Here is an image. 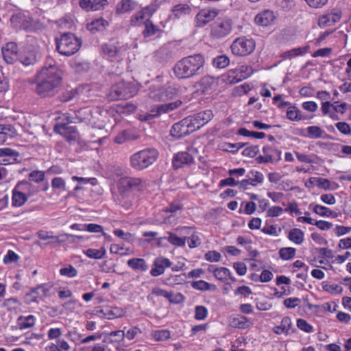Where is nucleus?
<instances>
[{
	"instance_id": "nucleus-1",
	"label": "nucleus",
	"mask_w": 351,
	"mask_h": 351,
	"mask_svg": "<svg viewBox=\"0 0 351 351\" xmlns=\"http://www.w3.org/2000/svg\"><path fill=\"white\" fill-rule=\"evenodd\" d=\"M62 82V72L56 64L44 66L38 74L36 93L42 97L55 95Z\"/></svg>"
},
{
	"instance_id": "nucleus-2",
	"label": "nucleus",
	"mask_w": 351,
	"mask_h": 351,
	"mask_svg": "<svg viewBox=\"0 0 351 351\" xmlns=\"http://www.w3.org/2000/svg\"><path fill=\"white\" fill-rule=\"evenodd\" d=\"M204 65V57L201 53H196L178 61L173 66V73L178 79L186 80L201 75Z\"/></svg>"
},
{
	"instance_id": "nucleus-3",
	"label": "nucleus",
	"mask_w": 351,
	"mask_h": 351,
	"mask_svg": "<svg viewBox=\"0 0 351 351\" xmlns=\"http://www.w3.org/2000/svg\"><path fill=\"white\" fill-rule=\"evenodd\" d=\"M158 157V152L156 149H144L133 154L130 156V166L135 170L142 171L154 164Z\"/></svg>"
},
{
	"instance_id": "nucleus-4",
	"label": "nucleus",
	"mask_w": 351,
	"mask_h": 351,
	"mask_svg": "<svg viewBox=\"0 0 351 351\" xmlns=\"http://www.w3.org/2000/svg\"><path fill=\"white\" fill-rule=\"evenodd\" d=\"M142 180L139 178L124 177L118 182V194L114 197L118 204L128 207L130 204L124 199L128 197L131 191L139 189Z\"/></svg>"
},
{
	"instance_id": "nucleus-5",
	"label": "nucleus",
	"mask_w": 351,
	"mask_h": 351,
	"mask_svg": "<svg viewBox=\"0 0 351 351\" xmlns=\"http://www.w3.org/2000/svg\"><path fill=\"white\" fill-rule=\"evenodd\" d=\"M56 40L58 51L66 56L75 53L81 46V40L72 33H64Z\"/></svg>"
},
{
	"instance_id": "nucleus-6",
	"label": "nucleus",
	"mask_w": 351,
	"mask_h": 351,
	"mask_svg": "<svg viewBox=\"0 0 351 351\" xmlns=\"http://www.w3.org/2000/svg\"><path fill=\"white\" fill-rule=\"evenodd\" d=\"M178 94V89L170 85H162L154 83L149 87V97L156 102H164L174 98Z\"/></svg>"
},
{
	"instance_id": "nucleus-7",
	"label": "nucleus",
	"mask_w": 351,
	"mask_h": 351,
	"mask_svg": "<svg viewBox=\"0 0 351 351\" xmlns=\"http://www.w3.org/2000/svg\"><path fill=\"white\" fill-rule=\"evenodd\" d=\"M210 36L220 40L228 36L232 31L233 21L229 17L218 18L210 25Z\"/></svg>"
},
{
	"instance_id": "nucleus-8",
	"label": "nucleus",
	"mask_w": 351,
	"mask_h": 351,
	"mask_svg": "<svg viewBox=\"0 0 351 351\" xmlns=\"http://www.w3.org/2000/svg\"><path fill=\"white\" fill-rule=\"evenodd\" d=\"M137 93L135 85L131 82H119L113 85L109 93V97L112 100L127 99Z\"/></svg>"
},
{
	"instance_id": "nucleus-9",
	"label": "nucleus",
	"mask_w": 351,
	"mask_h": 351,
	"mask_svg": "<svg viewBox=\"0 0 351 351\" xmlns=\"http://www.w3.org/2000/svg\"><path fill=\"white\" fill-rule=\"evenodd\" d=\"M231 51L237 56H245L252 53L255 49V43L252 38L241 36L236 38L232 43Z\"/></svg>"
},
{
	"instance_id": "nucleus-10",
	"label": "nucleus",
	"mask_w": 351,
	"mask_h": 351,
	"mask_svg": "<svg viewBox=\"0 0 351 351\" xmlns=\"http://www.w3.org/2000/svg\"><path fill=\"white\" fill-rule=\"evenodd\" d=\"M196 130L195 125H194L191 118L187 117L179 122L174 123L171 127L170 132L173 137L180 139L189 135Z\"/></svg>"
},
{
	"instance_id": "nucleus-11",
	"label": "nucleus",
	"mask_w": 351,
	"mask_h": 351,
	"mask_svg": "<svg viewBox=\"0 0 351 351\" xmlns=\"http://www.w3.org/2000/svg\"><path fill=\"white\" fill-rule=\"evenodd\" d=\"M127 47L119 43H106L102 45L104 55L111 61H119L125 56Z\"/></svg>"
},
{
	"instance_id": "nucleus-12",
	"label": "nucleus",
	"mask_w": 351,
	"mask_h": 351,
	"mask_svg": "<svg viewBox=\"0 0 351 351\" xmlns=\"http://www.w3.org/2000/svg\"><path fill=\"white\" fill-rule=\"evenodd\" d=\"M196 148L190 147L186 152L177 153L173 159V166L175 169H179L184 165H191L194 163V154H197Z\"/></svg>"
},
{
	"instance_id": "nucleus-13",
	"label": "nucleus",
	"mask_w": 351,
	"mask_h": 351,
	"mask_svg": "<svg viewBox=\"0 0 351 351\" xmlns=\"http://www.w3.org/2000/svg\"><path fill=\"white\" fill-rule=\"evenodd\" d=\"M263 155H260L256 158V161L259 164L263 163H276L281 160V151L271 146H264L263 148Z\"/></svg>"
},
{
	"instance_id": "nucleus-14",
	"label": "nucleus",
	"mask_w": 351,
	"mask_h": 351,
	"mask_svg": "<svg viewBox=\"0 0 351 351\" xmlns=\"http://www.w3.org/2000/svg\"><path fill=\"white\" fill-rule=\"evenodd\" d=\"M10 23L12 26L16 29L30 31L32 29V19L21 13L12 15Z\"/></svg>"
},
{
	"instance_id": "nucleus-15",
	"label": "nucleus",
	"mask_w": 351,
	"mask_h": 351,
	"mask_svg": "<svg viewBox=\"0 0 351 351\" xmlns=\"http://www.w3.org/2000/svg\"><path fill=\"white\" fill-rule=\"evenodd\" d=\"M54 132L62 136L68 142L75 141L78 137V132L75 126L69 123H62L54 127Z\"/></svg>"
},
{
	"instance_id": "nucleus-16",
	"label": "nucleus",
	"mask_w": 351,
	"mask_h": 351,
	"mask_svg": "<svg viewBox=\"0 0 351 351\" xmlns=\"http://www.w3.org/2000/svg\"><path fill=\"white\" fill-rule=\"evenodd\" d=\"M125 311L117 306H106L104 308L97 311V315L108 319H113L123 317Z\"/></svg>"
},
{
	"instance_id": "nucleus-17",
	"label": "nucleus",
	"mask_w": 351,
	"mask_h": 351,
	"mask_svg": "<svg viewBox=\"0 0 351 351\" xmlns=\"http://www.w3.org/2000/svg\"><path fill=\"white\" fill-rule=\"evenodd\" d=\"M189 117L191 118V120L197 130L213 118V113L212 110H206Z\"/></svg>"
},
{
	"instance_id": "nucleus-18",
	"label": "nucleus",
	"mask_w": 351,
	"mask_h": 351,
	"mask_svg": "<svg viewBox=\"0 0 351 351\" xmlns=\"http://www.w3.org/2000/svg\"><path fill=\"white\" fill-rule=\"evenodd\" d=\"M247 178L239 182V186L244 189H247L248 185L256 186L263 182V174L259 171H251L247 175Z\"/></svg>"
},
{
	"instance_id": "nucleus-19",
	"label": "nucleus",
	"mask_w": 351,
	"mask_h": 351,
	"mask_svg": "<svg viewBox=\"0 0 351 351\" xmlns=\"http://www.w3.org/2000/svg\"><path fill=\"white\" fill-rule=\"evenodd\" d=\"M19 153L11 148H0V165L13 164L17 161Z\"/></svg>"
},
{
	"instance_id": "nucleus-20",
	"label": "nucleus",
	"mask_w": 351,
	"mask_h": 351,
	"mask_svg": "<svg viewBox=\"0 0 351 351\" xmlns=\"http://www.w3.org/2000/svg\"><path fill=\"white\" fill-rule=\"evenodd\" d=\"M219 10L217 9H203L201 10L196 16L197 23L199 26H204L208 22L215 19L219 14Z\"/></svg>"
},
{
	"instance_id": "nucleus-21",
	"label": "nucleus",
	"mask_w": 351,
	"mask_h": 351,
	"mask_svg": "<svg viewBox=\"0 0 351 351\" xmlns=\"http://www.w3.org/2000/svg\"><path fill=\"white\" fill-rule=\"evenodd\" d=\"M1 51L3 60L8 64H12L17 56L18 47L15 43L10 42L2 47Z\"/></svg>"
},
{
	"instance_id": "nucleus-22",
	"label": "nucleus",
	"mask_w": 351,
	"mask_h": 351,
	"mask_svg": "<svg viewBox=\"0 0 351 351\" xmlns=\"http://www.w3.org/2000/svg\"><path fill=\"white\" fill-rule=\"evenodd\" d=\"M27 182L23 181L19 182L12 191V206L15 207H20L23 206L27 200V197L25 193L20 190L21 185L27 184Z\"/></svg>"
},
{
	"instance_id": "nucleus-23",
	"label": "nucleus",
	"mask_w": 351,
	"mask_h": 351,
	"mask_svg": "<svg viewBox=\"0 0 351 351\" xmlns=\"http://www.w3.org/2000/svg\"><path fill=\"white\" fill-rule=\"evenodd\" d=\"M275 19L274 13L270 10H265L255 16L254 21L258 25L267 27L273 24Z\"/></svg>"
},
{
	"instance_id": "nucleus-24",
	"label": "nucleus",
	"mask_w": 351,
	"mask_h": 351,
	"mask_svg": "<svg viewBox=\"0 0 351 351\" xmlns=\"http://www.w3.org/2000/svg\"><path fill=\"white\" fill-rule=\"evenodd\" d=\"M107 0H80V6L86 11H97L102 9Z\"/></svg>"
},
{
	"instance_id": "nucleus-25",
	"label": "nucleus",
	"mask_w": 351,
	"mask_h": 351,
	"mask_svg": "<svg viewBox=\"0 0 351 351\" xmlns=\"http://www.w3.org/2000/svg\"><path fill=\"white\" fill-rule=\"evenodd\" d=\"M191 12V8L189 4L180 3L172 8L171 17L176 19H179L186 15H189Z\"/></svg>"
},
{
	"instance_id": "nucleus-26",
	"label": "nucleus",
	"mask_w": 351,
	"mask_h": 351,
	"mask_svg": "<svg viewBox=\"0 0 351 351\" xmlns=\"http://www.w3.org/2000/svg\"><path fill=\"white\" fill-rule=\"evenodd\" d=\"M309 208H312L313 211L320 217L332 218H336L338 217L337 212L319 204H311L309 205Z\"/></svg>"
},
{
	"instance_id": "nucleus-27",
	"label": "nucleus",
	"mask_w": 351,
	"mask_h": 351,
	"mask_svg": "<svg viewBox=\"0 0 351 351\" xmlns=\"http://www.w3.org/2000/svg\"><path fill=\"white\" fill-rule=\"evenodd\" d=\"M182 104V101L181 100H177L174 102L158 105L156 108V111L153 110L152 112H156L154 116H160L161 114L167 113L178 108Z\"/></svg>"
},
{
	"instance_id": "nucleus-28",
	"label": "nucleus",
	"mask_w": 351,
	"mask_h": 351,
	"mask_svg": "<svg viewBox=\"0 0 351 351\" xmlns=\"http://www.w3.org/2000/svg\"><path fill=\"white\" fill-rule=\"evenodd\" d=\"M136 7V3L133 0H121L116 6V12L118 14H123L134 10Z\"/></svg>"
},
{
	"instance_id": "nucleus-29",
	"label": "nucleus",
	"mask_w": 351,
	"mask_h": 351,
	"mask_svg": "<svg viewBox=\"0 0 351 351\" xmlns=\"http://www.w3.org/2000/svg\"><path fill=\"white\" fill-rule=\"evenodd\" d=\"M108 22L103 18H99L93 20L87 24V29L92 33L101 32L106 29L108 26Z\"/></svg>"
},
{
	"instance_id": "nucleus-30",
	"label": "nucleus",
	"mask_w": 351,
	"mask_h": 351,
	"mask_svg": "<svg viewBox=\"0 0 351 351\" xmlns=\"http://www.w3.org/2000/svg\"><path fill=\"white\" fill-rule=\"evenodd\" d=\"M127 264L130 268L135 271L144 272L148 269V265L143 258H133L129 259Z\"/></svg>"
},
{
	"instance_id": "nucleus-31",
	"label": "nucleus",
	"mask_w": 351,
	"mask_h": 351,
	"mask_svg": "<svg viewBox=\"0 0 351 351\" xmlns=\"http://www.w3.org/2000/svg\"><path fill=\"white\" fill-rule=\"evenodd\" d=\"M308 49L309 46L294 48L281 53L280 57L283 59L291 60L295 57L303 56L308 51Z\"/></svg>"
},
{
	"instance_id": "nucleus-32",
	"label": "nucleus",
	"mask_w": 351,
	"mask_h": 351,
	"mask_svg": "<svg viewBox=\"0 0 351 351\" xmlns=\"http://www.w3.org/2000/svg\"><path fill=\"white\" fill-rule=\"evenodd\" d=\"M143 24L145 28L142 32V34L145 38L153 36L160 31V29L149 19H146Z\"/></svg>"
},
{
	"instance_id": "nucleus-33",
	"label": "nucleus",
	"mask_w": 351,
	"mask_h": 351,
	"mask_svg": "<svg viewBox=\"0 0 351 351\" xmlns=\"http://www.w3.org/2000/svg\"><path fill=\"white\" fill-rule=\"evenodd\" d=\"M292 326L291 320L289 317L282 318L280 325L273 328V332L277 335L282 333L289 334V331Z\"/></svg>"
},
{
	"instance_id": "nucleus-34",
	"label": "nucleus",
	"mask_w": 351,
	"mask_h": 351,
	"mask_svg": "<svg viewBox=\"0 0 351 351\" xmlns=\"http://www.w3.org/2000/svg\"><path fill=\"white\" fill-rule=\"evenodd\" d=\"M17 324L21 330L32 328L35 325V317L32 315L28 316L21 315L17 319Z\"/></svg>"
},
{
	"instance_id": "nucleus-35",
	"label": "nucleus",
	"mask_w": 351,
	"mask_h": 351,
	"mask_svg": "<svg viewBox=\"0 0 351 351\" xmlns=\"http://www.w3.org/2000/svg\"><path fill=\"white\" fill-rule=\"evenodd\" d=\"M288 239L295 244L300 245L304 241V233L299 228H293L289 232Z\"/></svg>"
},
{
	"instance_id": "nucleus-36",
	"label": "nucleus",
	"mask_w": 351,
	"mask_h": 351,
	"mask_svg": "<svg viewBox=\"0 0 351 351\" xmlns=\"http://www.w3.org/2000/svg\"><path fill=\"white\" fill-rule=\"evenodd\" d=\"M223 80L227 84H236L242 81L237 67L234 69L229 70L226 74L223 75Z\"/></svg>"
},
{
	"instance_id": "nucleus-37",
	"label": "nucleus",
	"mask_w": 351,
	"mask_h": 351,
	"mask_svg": "<svg viewBox=\"0 0 351 351\" xmlns=\"http://www.w3.org/2000/svg\"><path fill=\"white\" fill-rule=\"evenodd\" d=\"M232 327L245 329L250 327L252 323L245 316L234 317L230 323Z\"/></svg>"
},
{
	"instance_id": "nucleus-38",
	"label": "nucleus",
	"mask_w": 351,
	"mask_h": 351,
	"mask_svg": "<svg viewBox=\"0 0 351 351\" xmlns=\"http://www.w3.org/2000/svg\"><path fill=\"white\" fill-rule=\"evenodd\" d=\"M167 240L173 245L176 247H184L186 243L187 237H180L178 234L168 232Z\"/></svg>"
},
{
	"instance_id": "nucleus-39",
	"label": "nucleus",
	"mask_w": 351,
	"mask_h": 351,
	"mask_svg": "<svg viewBox=\"0 0 351 351\" xmlns=\"http://www.w3.org/2000/svg\"><path fill=\"white\" fill-rule=\"evenodd\" d=\"M287 117L288 119L293 121L306 119V117L302 115L301 111L294 106L288 108L287 110Z\"/></svg>"
},
{
	"instance_id": "nucleus-40",
	"label": "nucleus",
	"mask_w": 351,
	"mask_h": 351,
	"mask_svg": "<svg viewBox=\"0 0 351 351\" xmlns=\"http://www.w3.org/2000/svg\"><path fill=\"white\" fill-rule=\"evenodd\" d=\"M340 16L337 14H328L323 15L319 20V25L326 26L335 24L339 21Z\"/></svg>"
},
{
	"instance_id": "nucleus-41",
	"label": "nucleus",
	"mask_w": 351,
	"mask_h": 351,
	"mask_svg": "<svg viewBox=\"0 0 351 351\" xmlns=\"http://www.w3.org/2000/svg\"><path fill=\"white\" fill-rule=\"evenodd\" d=\"M37 235H38V237L41 240L51 239V240H55L56 243L63 242L64 240L61 239L62 237H68L70 236L68 234H62L60 236H53L51 234L50 232L43 231V230L39 231L37 233Z\"/></svg>"
},
{
	"instance_id": "nucleus-42",
	"label": "nucleus",
	"mask_w": 351,
	"mask_h": 351,
	"mask_svg": "<svg viewBox=\"0 0 351 351\" xmlns=\"http://www.w3.org/2000/svg\"><path fill=\"white\" fill-rule=\"evenodd\" d=\"M21 306L20 301L16 298H11L4 300L2 303V306L6 308L8 311H16Z\"/></svg>"
},
{
	"instance_id": "nucleus-43",
	"label": "nucleus",
	"mask_w": 351,
	"mask_h": 351,
	"mask_svg": "<svg viewBox=\"0 0 351 351\" xmlns=\"http://www.w3.org/2000/svg\"><path fill=\"white\" fill-rule=\"evenodd\" d=\"M106 250L101 247L99 250L89 248L84 251V253L89 258L94 259H101L104 257L106 254Z\"/></svg>"
},
{
	"instance_id": "nucleus-44",
	"label": "nucleus",
	"mask_w": 351,
	"mask_h": 351,
	"mask_svg": "<svg viewBox=\"0 0 351 351\" xmlns=\"http://www.w3.org/2000/svg\"><path fill=\"white\" fill-rule=\"evenodd\" d=\"M213 273L217 280L223 282L226 280L231 274L230 271L226 267L217 268L213 271Z\"/></svg>"
},
{
	"instance_id": "nucleus-45",
	"label": "nucleus",
	"mask_w": 351,
	"mask_h": 351,
	"mask_svg": "<svg viewBox=\"0 0 351 351\" xmlns=\"http://www.w3.org/2000/svg\"><path fill=\"white\" fill-rule=\"evenodd\" d=\"M82 90L81 88H76L75 89H71L69 90H66L62 95L60 96V99L62 102H67L74 99L79 93Z\"/></svg>"
},
{
	"instance_id": "nucleus-46",
	"label": "nucleus",
	"mask_w": 351,
	"mask_h": 351,
	"mask_svg": "<svg viewBox=\"0 0 351 351\" xmlns=\"http://www.w3.org/2000/svg\"><path fill=\"white\" fill-rule=\"evenodd\" d=\"M214 79L210 76H204L199 81V85L202 88V92L206 93L211 89L214 84Z\"/></svg>"
},
{
	"instance_id": "nucleus-47",
	"label": "nucleus",
	"mask_w": 351,
	"mask_h": 351,
	"mask_svg": "<svg viewBox=\"0 0 351 351\" xmlns=\"http://www.w3.org/2000/svg\"><path fill=\"white\" fill-rule=\"evenodd\" d=\"M295 252L296 250L291 247H282L279 250V255L282 260L288 261L295 256Z\"/></svg>"
},
{
	"instance_id": "nucleus-48",
	"label": "nucleus",
	"mask_w": 351,
	"mask_h": 351,
	"mask_svg": "<svg viewBox=\"0 0 351 351\" xmlns=\"http://www.w3.org/2000/svg\"><path fill=\"white\" fill-rule=\"evenodd\" d=\"M307 134L311 138H319L322 136L324 131L319 126H309L306 128Z\"/></svg>"
},
{
	"instance_id": "nucleus-49",
	"label": "nucleus",
	"mask_w": 351,
	"mask_h": 351,
	"mask_svg": "<svg viewBox=\"0 0 351 351\" xmlns=\"http://www.w3.org/2000/svg\"><path fill=\"white\" fill-rule=\"evenodd\" d=\"M152 337L157 341H163L170 338V332L167 330L153 331Z\"/></svg>"
},
{
	"instance_id": "nucleus-50",
	"label": "nucleus",
	"mask_w": 351,
	"mask_h": 351,
	"mask_svg": "<svg viewBox=\"0 0 351 351\" xmlns=\"http://www.w3.org/2000/svg\"><path fill=\"white\" fill-rule=\"evenodd\" d=\"M213 65L219 69H223L226 67L229 63V58L225 55L219 56L213 59Z\"/></svg>"
},
{
	"instance_id": "nucleus-51",
	"label": "nucleus",
	"mask_w": 351,
	"mask_h": 351,
	"mask_svg": "<svg viewBox=\"0 0 351 351\" xmlns=\"http://www.w3.org/2000/svg\"><path fill=\"white\" fill-rule=\"evenodd\" d=\"M125 339L129 341L133 340L138 335L142 332L141 330L137 326H133L126 330V327L123 328Z\"/></svg>"
},
{
	"instance_id": "nucleus-52",
	"label": "nucleus",
	"mask_w": 351,
	"mask_h": 351,
	"mask_svg": "<svg viewBox=\"0 0 351 351\" xmlns=\"http://www.w3.org/2000/svg\"><path fill=\"white\" fill-rule=\"evenodd\" d=\"M110 338L111 341L121 343L124 341L125 335H124V330H118L115 331H112L108 335Z\"/></svg>"
},
{
	"instance_id": "nucleus-53",
	"label": "nucleus",
	"mask_w": 351,
	"mask_h": 351,
	"mask_svg": "<svg viewBox=\"0 0 351 351\" xmlns=\"http://www.w3.org/2000/svg\"><path fill=\"white\" fill-rule=\"evenodd\" d=\"M45 178V172L42 171H33L29 174V180L35 183L43 182Z\"/></svg>"
},
{
	"instance_id": "nucleus-54",
	"label": "nucleus",
	"mask_w": 351,
	"mask_h": 351,
	"mask_svg": "<svg viewBox=\"0 0 351 351\" xmlns=\"http://www.w3.org/2000/svg\"><path fill=\"white\" fill-rule=\"evenodd\" d=\"M237 69L242 80L251 76L254 72L252 67L250 65H241Z\"/></svg>"
},
{
	"instance_id": "nucleus-55",
	"label": "nucleus",
	"mask_w": 351,
	"mask_h": 351,
	"mask_svg": "<svg viewBox=\"0 0 351 351\" xmlns=\"http://www.w3.org/2000/svg\"><path fill=\"white\" fill-rule=\"evenodd\" d=\"M60 274L64 276L73 278L77 275V271L73 266L69 265L67 267L60 269Z\"/></svg>"
},
{
	"instance_id": "nucleus-56",
	"label": "nucleus",
	"mask_w": 351,
	"mask_h": 351,
	"mask_svg": "<svg viewBox=\"0 0 351 351\" xmlns=\"http://www.w3.org/2000/svg\"><path fill=\"white\" fill-rule=\"evenodd\" d=\"M259 152V147L257 145H250L245 147L243 152L242 155L244 156L254 158Z\"/></svg>"
},
{
	"instance_id": "nucleus-57",
	"label": "nucleus",
	"mask_w": 351,
	"mask_h": 351,
	"mask_svg": "<svg viewBox=\"0 0 351 351\" xmlns=\"http://www.w3.org/2000/svg\"><path fill=\"white\" fill-rule=\"evenodd\" d=\"M208 315V310L204 306H197L195 309V318L197 320H204Z\"/></svg>"
},
{
	"instance_id": "nucleus-58",
	"label": "nucleus",
	"mask_w": 351,
	"mask_h": 351,
	"mask_svg": "<svg viewBox=\"0 0 351 351\" xmlns=\"http://www.w3.org/2000/svg\"><path fill=\"white\" fill-rule=\"evenodd\" d=\"M145 18L143 12L141 11L137 12L130 17V23L132 26H138L142 23Z\"/></svg>"
},
{
	"instance_id": "nucleus-59",
	"label": "nucleus",
	"mask_w": 351,
	"mask_h": 351,
	"mask_svg": "<svg viewBox=\"0 0 351 351\" xmlns=\"http://www.w3.org/2000/svg\"><path fill=\"white\" fill-rule=\"evenodd\" d=\"M88 231L89 232H102L104 237H107V234L103 231V227L99 224L95 223H88L84 224V231Z\"/></svg>"
},
{
	"instance_id": "nucleus-60",
	"label": "nucleus",
	"mask_w": 351,
	"mask_h": 351,
	"mask_svg": "<svg viewBox=\"0 0 351 351\" xmlns=\"http://www.w3.org/2000/svg\"><path fill=\"white\" fill-rule=\"evenodd\" d=\"M191 287L197 290L207 291L210 289V285L204 280H200L197 281H193L191 283Z\"/></svg>"
},
{
	"instance_id": "nucleus-61",
	"label": "nucleus",
	"mask_w": 351,
	"mask_h": 351,
	"mask_svg": "<svg viewBox=\"0 0 351 351\" xmlns=\"http://www.w3.org/2000/svg\"><path fill=\"white\" fill-rule=\"evenodd\" d=\"M51 186L53 189L66 190V183L63 178L60 177L54 178L51 180Z\"/></svg>"
},
{
	"instance_id": "nucleus-62",
	"label": "nucleus",
	"mask_w": 351,
	"mask_h": 351,
	"mask_svg": "<svg viewBox=\"0 0 351 351\" xmlns=\"http://www.w3.org/2000/svg\"><path fill=\"white\" fill-rule=\"evenodd\" d=\"M188 244L190 248L197 247L201 245V239L197 234L193 233L188 238Z\"/></svg>"
},
{
	"instance_id": "nucleus-63",
	"label": "nucleus",
	"mask_w": 351,
	"mask_h": 351,
	"mask_svg": "<svg viewBox=\"0 0 351 351\" xmlns=\"http://www.w3.org/2000/svg\"><path fill=\"white\" fill-rule=\"evenodd\" d=\"M19 256L12 250H9L7 254L3 257V263L5 264H10L16 262Z\"/></svg>"
},
{
	"instance_id": "nucleus-64",
	"label": "nucleus",
	"mask_w": 351,
	"mask_h": 351,
	"mask_svg": "<svg viewBox=\"0 0 351 351\" xmlns=\"http://www.w3.org/2000/svg\"><path fill=\"white\" fill-rule=\"evenodd\" d=\"M131 136L128 131L124 130L120 132L114 138L115 143L117 144H122L126 141L130 140Z\"/></svg>"
}]
</instances>
